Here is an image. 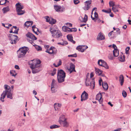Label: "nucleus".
Segmentation results:
<instances>
[{
  "mask_svg": "<svg viewBox=\"0 0 131 131\" xmlns=\"http://www.w3.org/2000/svg\"><path fill=\"white\" fill-rule=\"evenodd\" d=\"M109 4L110 7L111 6L113 7L115 5L114 3L112 1L110 2L109 3Z\"/></svg>",
  "mask_w": 131,
  "mask_h": 131,
  "instance_id": "47",
  "label": "nucleus"
},
{
  "mask_svg": "<svg viewBox=\"0 0 131 131\" xmlns=\"http://www.w3.org/2000/svg\"><path fill=\"white\" fill-rule=\"evenodd\" d=\"M102 85L103 89L107 90L108 88V86L107 84L106 83H102Z\"/></svg>",
  "mask_w": 131,
  "mask_h": 131,
  "instance_id": "29",
  "label": "nucleus"
},
{
  "mask_svg": "<svg viewBox=\"0 0 131 131\" xmlns=\"http://www.w3.org/2000/svg\"><path fill=\"white\" fill-rule=\"evenodd\" d=\"M50 30L53 37L58 38L62 36V34L61 32L59 30L54 29L53 26L50 27Z\"/></svg>",
  "mask_w": 131,
  "mask_h": 131,
  "instance_id": "3",
  "label": "nucleus"
},
{
  "mask_svg": "<svg viewBox=\"0 0 131 131\" xmlns=\"http://www.w3.org/2000/svg\"><path fill=\"white\" fill-rule=\"evenodd\" d=\"M36 26L35 25H34L32 26V29L33 31L36 34H37V32L35 31V29H37V30H38V29L37 28L35 27Z\"/></svg>",
  "mask_w": 131,
  "mask_h": 131,
  "instance_id": "42",
  "label": "nucleus"
},
{
  "mask_svg": "<svg viewBox=\"0 0 131 131\" xmlns=\"http://www.w3.org/2000/svg\"><path fill=\"white\" fill-rule=\"evenodd\" d=\"M56 70L55 69H54L53 72L51 73L52 76H53L56 73Z\"/></svg>",
  "mask_w": 131,
  "mask_h": 131,
  "instance_id": "53",
  "label": "nucleus"
},
{
  "mask_svg": "<svg viewBox=\"0 0 131 131\" xmlns=\"http://www.w3.org/2000/svg\"><path fill=\"white\" fill-rule=\"evenodd\" d=\"M61 106V104L56 103L54 104V107L56 110H58Z\"/></svg>",
  "mask_w": 131,
  "mask_h": 131,
  "instance_id": "21",
  "label": "nucleus"
},
{
  "mask_svg": "<svg viewBox=\"0 0 131 131\" xmlns=\"http://www.w3.org/2000/svg\"><path fill=\"white\" fill-rule=\"evenodd\" d=\"M60 127L59 126L57 125H51L50 127V128L51 129L55 128H58Z\"/></svg>",
  "mask_w": 131,
  "mask_h": 131,
  "instance_id": "38",
  "label": "nucleus"
},
{
  "mask_svg": "<svg viewBox=\"0 0 131 131\" xmlns=\"http://www.w3.org/2000/svg\"><path fill=\"white\" fill-rule=\"evenodd\" d=\"M95 73L96 74L99 75H100L102 72V71L99 69L95 68Z\"/></svg>",
  "mask_w": 131,
  "mask_h": 131,
  "instance_id": "22",
  "label": "nucleus"
},
{
  "mask_svg": "<svg viewBox=\"0 0 131 131\" xmlns=\"http://www.w3.org/2000/svg\"><path fill=\"white\" fill-rule=\"evenodd\" d=\"M94 76L93 73L92 72L90 74V79H86L85 82L86 85L87 86H90L91 88L92 89H94V88L95 81L94 79H92Z\"/></svg>",
  "mask_w": 131,
  "mask_h": 131,
  "instance_id": "5",
  "label": "nucleus"
},
{
  "mask_svg": "<svg viewBox=\"0 0 131 131\" xmlns=\"http://www.w3.org/2000/svg\"><path fill=\"white\" fill-rule=\"evenodd\" d=\"M96 19V21L97 20V21L98 23H100L102 22V23H103V21L101 20L100 19L98 18H97Z\"/></svg>",
  "mask_w": 131,
  "mask_h": 131,
  "instance_id": "54",
  "label": "nucleus"
},
{
  "mask_svg": "<svg viewBox=\"0 0 131 131\" xmlns=\"http://www.w3.org/2000/svg\"><path fill=\"white\" fill-rule=\"evenodd\" d=\"M54 7L56 11L58 12H62L63 11V8L60 6L54 5Z\"/></svg>",
  "mask_w": 131,
  "mask_h": 131,
  "instance_id": "14",
  "label": "nucleus"
},
{
  "mask_svg": "<svg viewBox=\"0 0 131 131\" xmlns=\"http://www.w3.org/2000/svg\"><path fill=\"white\" fill-rule=\"evenodd\" d=\"M32 63L30 64V68L32 69V72L33 73H37L38 72L41 70L40 68V64L41 61L39 60L34 59L31 60L30 63Z\"/></svg>",
  "mask_w": 131,
  "mask_h": 131,
  "instance_id": "1",
  "label": "nucleus"
},
{
  "mask_svg": "<svg viewBox=\"0 0 131 131\" xmlns=\"http://www.w3.org/2000/svg\"><path fill=\"white\" fill-rule=\"evenodd\" d=\"M104 62V61L102 60H99L98 61V64L100 66H102Z\"/></svg>",
  "mask_w": 131,
  "mask_h": 131,
  "instance_id": "33",
  "label": "nucleus"
},
{
  "mask_svg": "<svg viewBox=\"0 0 131 131\" xmlns=\"http://www.w3.org/2000/svg\"><path fill=\"white\" fill-rule=\"evenodd\" d=\"M68 57H77V54L76 53H75L69 55L68 56Z\"/></svg>",
  "mask_w": 131,
  "mask_h": 131,
  "instance_id": "41",
  "label": "nucleus"
},
{
  "mask_svg": "<svg viewBox=\"0 0 131 131\" xmlns=\"http://www.w3.org/2000/svg\"><path fill=\"white\" fill-rule=\"evenodd\" d=\"M51 87L57 88V82L54 79H53L52 80V82L51 84Z\"/></svg>",
  "mask_w": 131,
  "mask_h": 131,
  "instance_id": "23",
  "label": "nucleus"
},
{
  "mask_svg": "<svg viewBox=\"0 0 131 131\" xmlns=\"http://www.w3.org/2000/svg\"><path fill=\"white\" fill-rule=\"evenodd\" d=\"M4 87L5 90L4 91L2 94L1 97V100L2 102H4V100L3 99L5 97L6 95L7 98H9L10 99H13L12 93H11L10 87L6 84L4 85Z\"/></svg>",
  "mask_w": 131,
  "mask_h": 131,
  "instance_id": "2",
  "label": "nucleus"
},
{
  "mask_svg": "<svg viewBox=\"0 0 131 131\" xmlns=\"http://www.w3.org/2000/svg\"><path fill=\"white\" fill-rule=\"evenodd\" d=\"M32 21H27L25 23L24 25L25 26L29 27L32 25Z\"/></svg>",
  "mask_w": 131,
  "mask_h": 131,
  "instance_id": "26",
  "label": "nucleus"
},
{
  "mask_svg": "<svg viewBox=\"0 0 131 131\" xmlns=\"http://www.w3.org/2000/svg\"><path fill=\"white\" fill-rule=\"evenodd\" d=\"M33 46H35L36 49L38 50H42V48L41 47L38 45H35V44L34 43H33V45H32Z\"/></svg>",
  "mask_w": 131,
  "mask_h": 131,
  "instance_id": "30",
  "label": "nucleus"
},
{
  "mask_svg": "<svg viewBox=\"0 0 131 131\" xmlns=\"http://www.w3.org/2000/svg\"><path fill=\"white\" fill-rule=\"evenodd\" d=\"M45 18L46 19V22H49V23L50 19L49 17L48 16H46L45 17Z\"/></svg>",
  "mask_w": 131,
  "mask_h": 131,
  "instance_id": "48",
  "label": "nucleus"
},
{
  "mask_svg": "<svg viewBox=\"0 0 131 131\" xmlns=\"http://www.w3.org/2000/svg\"><path fill=\"white\" fill-rule=\"evenodd\" d=\"M124 81V78L123 75H121L119 77V81L121 86L123 84Z\"/></svg>",
  "mask_w": 131,
  "mask_h": 131,
  "instance_id": "18",
  "label": "nucleus"
},
{
  "mask_svg": "<svg viewBox=\"0 0 131 131\" xmlns=\"http://www.w3.org/2000/svg\"><path fill=\"white\" fill-rule=\"evenodd\" d=\"M60 124L62 125L63 127H67L69 126V123L66 121V120L62 122L61 124Z\"/></svg>",
  "mask_w": 131,
  "mask_h": 131,
  "instance_id": "20",
  "label": "nucleus"
},
{
  "mask_svg": "<svg viewBox=\"0 0 131 131\" xmlns=\"http://www.w3.org/2000/svg\"><path fill=\"white\" fill-rule=\"evenodd\" d=\"M113 54L114 57H117L119 55V51L117 49L114 50H113Z\"/></svg>",
  "mask_w": 131,
  "mask_h": 131,
  "instance_id": "27",
  "label": "nucleus"
},
{
  "mask_svg": "<svg viewBox=\"0 0 131 131\" xmlns=\"http://www.w3.org/2000/svg\"><path fill=\"white\" fill-rule=\"evenodd\" d=\"M67 120V118L65 117L64 115H61L60 116L59 119V123L60 124H61L62 122Z\"/></svg>",
  "mask_w": 131,
  "mask_h": 131,
  "instance_id": "17",
  "label": "nucleus"
},
{
  "mask_svg": "<svg viewBox=\"0 0 131 131\" xmlns=\"http://www.w3.org/2000/svg\"><path fill=\"white\" fill-rule=\"evenodd\" d=\"M96 99L99 101L100 104H102L103 101V99L102 98V95L101 93H98L96 96Z\"/></svg>",
  "mask_w": 131,
  "mask_h": 131,
  "instance_id": "13",
  "label": "nucleus"
},
{
  "mask_svg": "<svg viewBox=\"0 0 131 131\" xmlns=\"http://www.w3.org/2000/svg\"><path fill=\"white\" fill-rule=\"evenodd\" d=\"M10 73L13 76L15 77L17 73L15 71L12 70L10 71Z\"/></svg>",
  "mask_w": 131,
  "mask_h": 131,
  "instance_id": "31",
  "label": "nucleus"
},
{
  "mask_svg": "<svg viewBox=\"0 0 131 131\" xmlns=\"http://www.w3.org/2000/svg\"><path fill=\"white\" fill-rule=\"evenodd\" d=\"M94 17L95 18L93 17L91 15V17L92 19L94 20V21L95 22L96 21V19L97 18H98V15L97 13L96 12H95L94 13Z\"/></svg>",
  "mask_w": 131,
  "mask_h": 131,
  "instance_id": "24",
  "label": "nucleus"
},
{
  "mask_svg": "<svg viewBox=\"0 0 131 131\" xmlns=\"http://www.w3.org/2000/svg\"><path fill=\"white\" fill-rule=\"evenodd\" d=\"M46 52L50 54H55L57 52L56 49L53 47H51L49 49H47Z\"/></svg>",
  "mask_w": 131,
  "mask_h": 131,
  "instance_id": "11",
  "label": "nucleus"
},
{
  "mask_svg": "<svg viewBox=\"0 0 131 131\" xmlns=\"http://www.w3.org/2000/svg\"><path fill=\"white\" fill-rule=\"evenodd\" d=\"M33 93L35 94V95H36L37 94V92H36L35 91V90H34L33 91Z\"/></svg>",
  "mask_w": 131,
  "mask_h": 131,
  "instance_id": "64",
  "label": "nucleus"
},
{
  "mask_svg": "<svg viewBox=\"0 0 131 131\" xmlns=\"http://www.w3.org/2000/svg\"><path fill=\"white\" fill-rule=\"evenodd\" d=\"M67 37L69 40L71 41L73 39V38L71 35H68L67 36Z\"/></svg>",
  "mask_w": 131,
  "mask_h": 131,
  "instance_id": "37",
  "label": "nucleus"
},
{
  "mask_svg": "<svg viewBox=\"0 0 131 131\" xmlns=\"http://www.w3.org/2000/svg\"><path fill=\"white\" fill-rule=\"evenodd\" d=\"M10 9L8 6L4 7L2 9V11L3 14H5L9 11Z\"/></svg>",
  "mask_w": 131,
  "mask_h": 131,
  "instance_id": "19",
  "label": "nucleus"
},
{
  "mask_svg": "<svg viewBox=\"0 0 131 131\" xmlns=\"http://www.w3.org/2000/svg\"><path fill=\"white\" fill-rule=\"evenodd\" d=\"M71 29V32L74 31H77V29L75 28H72Z\"/></svg>",
  "mask_w": 131,
  "mask_h": 131,
  "instance_id": "59",
  "label": "nucleus"
},
{
  "mask_svg": "<svg viewBox=\"0 0 131 131\" xmlns=\"http://www.w3.org/2000/svg\"><path fill=\"white\" fill-rule=\"evenodd\" d=\"M15 69L18 70L20 69V68L19 66L17 65H15Z\"/></svg>",
  "mask_w": 131,
  "mask_h": 131,
  "instance_id": "60",
  "label": "nucleus"
},
{
  "mask_svg": "<svg viewBox=\"0 0 131 131\" xmlns=\"http://www.w3.org/2000/svg\"><path fill=\"white\" fill-rule=\"evenodd\" d=\"M112 9L113 12L115 13L118 11V9L116 7H112Z\"/></svg>",
  "mask_w": 131,
  "mask_h": 131,
  "instance_id": "45",
  "label": "nucleus"
},
{
  "mask_svg": "<svg viewBox=\"0 0 131 131\" xmlns=\"http://www.w3.org/2000/svg\"><path fill=\"white\" fill-rule=\"evenodd\" d=\"M102 11L107 13H110L111 12V9H109L108 10L103 9L102 10Z\"/></svg>",
  "mask_w": 131,
  "mask_h": 131,
  "instance_id": "44",
  "label": "nucleus"
},
{
  "mask_svg": "<svg viewBox=\"0 0 131 131\" xmlns=\"http://www.w3.org/2000/svg\"><path fill=\"white\" fill-rule=\"evenodd\" d=\"M65 77V73L63 70H58L57 79L59 82L61 83L64 81Z\"/></svg>",
  "mask_w": 131,
  "mask_h": 131,
  "instance_id": "6",
  "label": "nucleus"
},
{
  "mask_svg": "<svg viewBox=\"0 0 131 131\" xmlns=\"http://www.w3.org/2000/svg\"><path fill=\"white\" fill-rule=\"evenodd\" d=\"M57 88L51 87V92L52 93H55L57 91L56 89Z\"/></svg>",
  "mask_w": 131,
  "mask_h": 131,
  "instance_id": "39",
  "label": "nucleus"
},
{
  "mask_svg": "<svg viewBox=\"0 0 131 131\" xmlns=\"http://www.w3.org/2000/svg\"><path fill=\"white\" fill-rule=\"evenodd\" d=\"M88 20V16L86 14H85V16L82 21L83 22L86 23Z\"/></svg>",
  "mask_w": 131,
  "mask_h": 131,
  "instance_id": "34",
  "label": "nucleus"
},
{
  "mask_svg": "<svg viewBox=\"0 0 131 131\" xmlns=\"http://www.w3.org/2000/svg\"><path fill=\"white\" fill-rule=\"evenodd\" d=\"M67 25L71 27L72 26V24L70 23H67Z\"/></svg>",
  "mask_w": 131,
  "mask_h": 131,
  "instance_id": "63",
  "label": "nucleus"
},
{
  "mask_svg": "<svg viewBox=\"0 0 131 131\" xmlns=\"http://www.w3.org/2000/svg\"><path fill=\"white\" fill-rule=\"evenodd\" d=\"M83 46H79L77 47L76 48L77 50H78L79 51H81V52H83L85 51V49H82Z\"/></svg>",
  "mask_w": 131,
  "mask_h": 131,
  "instance_id": "25",
  "label": "nucleus"
},
{
  "mask_svg": "<svg viewBox=\"0 0 131 131\" xmlns=\"http://www.w3.org/2000/svg\"><path fill=\"white\" fill-rule=\"evenodd\" d=\"M122 95L124 97H126L127 96V93L125 91H123L122 92Z\"/></svg>",
  "mask_w": 131,
  "mask_h": 131,
  "instance_id": "46",
  "label": "nucleus"
},
{
  "mask_svg": "<svg viewBox=\"0 0 131 131\" xmlns=\"http://www.w3.org/2000/svg\"><path fill=\"white\" fill-rule=\"evenodd\" d=\"M68 42L66 41H64L62 42H61V45L63 46H64L68 44Z\"/></svg>",
  "mask_w": 131,
  "mask_h": 131,
  "instance_id": "52",
  "label": "nucleus"
},
{
  "mask_svg": "<svg viewBox=\"0 0 131 131\" xmlns=\"http://www.w3.org/2000/svg\"><path fill=\"white\" fill-rule=\"evenodd\" d=\"M82 46H83L82 49H85V50L88 48V47L86 46L82 45Z\"/></svg>",
  "mask_w": 131,
  "mask_h": 131,
  "instance_id": "56",
  "label": "nucleus"
},
{
  "mask_svg": "<svg viewBox=\"0 0 131 131\" xmlns=\"http://www.w3.org/2000/svg\"><path fill=\"white\" fill-rule=\"evenodd\" d=\"M81 101H82L87 100L88 98V94L85 91H84L81 95Z\"/></svg>",
  "mask_w": 131,
  "mask_h": 131,
  "instance_id": "12",
  "label": "nucleus"
},
{
  "mask_svg": "<svg viewBox=\"0 0 131 131\" xmlns=\"http://www.w3.org/2000/svg\"><path fill=\"white\" fill-rule=\"evenodd\" d=\"M3 1H0V5H3L4 4H5L6 3H7V2H8L9 1H7V0H5V2L4 3H1V2H2Z\"/></svg>",
  "mask_w": 131,
  "mask_h": 131,
  "instance_id": "51",
  "label": "nucleus"
},
{
  "mask_svg": "<svg viewBox=\"0 0 131 131\" xmlns=\"http://www.w3.org/2000/svg\"><path fill=\"white\" fill-rule=\"evenodd\" d=\"M62 63L61 61L60 60L59 62L58 63V64L57 65H56L55 63L53 64V65L55 67H57L61 65Z\"/></svg>",
  "mask_w": 131,
  "mask_h": 131,
  "instance_id": "40",
  "label": "nucleus"
},
{
  "mask_svg": "<svg viewBox=\"0 0 131 131\" xmlns=\"http://www.w3.org/2000/svg\"><path fill=\"white\" fill-rule=\"evenodd\" d=\"M18 29H17L16 30L13 32V33H15L16 34H18Z\"/></svg>",
  "mask_w": 131,
  "mask_h": 131,
  "instance_id": "61",
  "label": "nucleus"
},
{
  "mask_svg": "<svg viewBox=\"0 0 131 131\" xmlns=\"http://www.w3.org/2000/svg\"><path fill=\"white\" fill-rule=\"evenodd\" d=\"M12 26V25L8 23L5 24V27L7 28L8 29L9 28V27Z\"/></svg>",
  "mask_w": 131,
  "mask_h": 131,
  "instance_id": "49",
  "label": "nucleus"
},
{
  "mask_svg": "<svg viewBox=\"0 0 131 131\" xmlns=\"http://www.w3.org/2000/svg\"><path fill=\"white\" fill-rule=\"evenodd\" d=\"M91 4V2L89 1H88L85 2V5L83 7V9L85 10H88L90 8V5Z\"/></svg>",
  "mask_w": 131,
  "mask_h": 131,
  "instance_id": "15",
  "label": "nucleus"
},
{
  "mask_svg": "<svg viewBox=\"0 0 131 131\" xmlns=\"http://www.w3.org/2000/svg\"><path fill=\"white\" fill-rule=\"evenodd\" d=\"M116 32L119 34H120V29L119 28H117L116 29Z\"/></svg>",
  "mask_w": 131,
  "mask_h": 131,
  "instance_id": "57",
  "label": "nucleus"
},
{
  "mask_svg": "<svg viewBox=\"0 0 131 131\" xmlns=\"http://www.w3.org/2000/svg\"><path fill=\"white\" fill-rule=\"evenodd\" d=\"M74 3L75 4H78L79 2L78 0H74L73 1Z\"/></svg>",
  "mask_w": 131,
  "mask_h": 131,
  "instance_id": "55",
  "label": "nucleus"
},
{
  "mask_svg": "<svg viewBox=\"0 0 131 131\" xmlns=\"http://www.w3.org/2000/svg\"><path fill=\"white\" fill-rule=\"evenodd\" d=\"M28 41L32 45H33L35 40L37 38L35 36L30 32H28L26 35Z\"/></svg>",
  "mask_w": 131,
  "mask_h": 131,
  "instance_id": "8",
  "label": "nucleus"
},
{
  "mask_svg": "<svg viewBox=\"0 0 131 131\" xmlns=\"http://www.w3.org/2000/svg\"><path fill=\"white\" fill-rule=\"evenodd\" d=\"M102 64H103L101 66L104 67L107 69H108L109 67L107 65L105 61H104V62Z\"/></svg>",
  "mask_w": 131,
  "mask_h": 131,
  "instance_id": "36",
  "label": "nucleus"
},
{
  "mask_svg": "<svg viewBox=\"0 0 131 131\" xmlns=\"http://www.w3.org/2000/svg\"><path fill=\"white\" fill-rule=\"evenodd\" d=\"M109 59L111 60H112L113 59V57L111 54H109L108 56Z\"/></svg>",
  "mask_w": 131,
  "mask_h": 131,
  "instance_id": "50",
  "label": "nucleus"
},
{
  "mask_svg": "<svg viewBox=\"0 0 131 131\" xmlns=\"http://www.w3.org/2000/svg\"><path fill=\"white\" fill-rule=\"evenodd\" d=\"M8 36L10 40V43L12 44H16L18 38V36L16 35H14L11 34H9Z\"/></svg>",
  "mask_w": 131,
  "mask_h": 131,
  "instance_id": "9",
  "label": "nucleus"
},
{
  "mask_svg": "<svg viewBox=\"0 0 131 131\" xmlns=\"http://www.w3.org/2000/svg\"><path fill=\"white\" fill-rule=\"evenodd\" d=\"M105 37L103 34L101 32L99 33L97 37V39L98 40H101L105 39Z\"/></svg>",
  "mask_w": 131,
  "mask_h": 131,
  "instance_id": "16",
  "label": "nucleus"
},
{
  "mask_svg": "<svg viewBox=\"0 0 131 131\" xmlns=\"http://www.w3.org/2000/svg\"><path fill=\"white\" fill-rule=\"evenodd\" d=\"M62 29L64 31H71V29L69 27L67 26H63L62 27Z\"/></svg>",
  "mask_w": 131,
  "mask_h": 131,
  "instance_id": "28",
  "label": "nucleus"
},
{
  "mask_svg": "<svg viewBox=\"0 0 131 131\" xmlns=\"http://www.w3.org/2000/svg\"><path fill=\"white\" fill-rule=\"evenodd\" d=\"M102 64H103L101 66L104 67L107 69H108L109 67L107 65L105 61H104V62Z\"/></svg>",
  "mask_w": 131,
  "mask_h": 131,
  "instance_id": "35",
  "label": "nucleus"
},
{
  "mask_svg": "<svg viewBox=\"0 0 131 131\" xmlns=\"http://www.w3.org/2000/svg\"><path fill=\"white\" fill-rule=\"evenodd\" d=\"M56 22V20L55 19L52 18L50 19L49 23L51 24H54Z\"/></svg>",
  "mask_w": 131,
  "mask_h": 131,
  "instance_id": "32",
  "label": "nucleus"
},
{
  "mask_svg": "<svg viewBox=\"0 0 131 131\" xmlns=\"http://www.w3.org/2000/svg\"><path fill=\"white\" fill-rule=\"evenodd\" d=\"M112 47L113 48H114V50L117 49V47H116V45H115L114 44H113L112 45Z\"/></svg>",
  "mask_w": 131,
  "mask_h": 131,
  "instance_id": "58",
  "label": "nucleus"
},
{
  "mask_svg": "<svg viewBox=\"0 0 131 131\" xmlns=\"http://www.w3.org/2000/svg\"><path fill=\"white\" fill-rule=\"evenodd\" d=\"M70 67H67V69L70 72V73H71L73 72H76L75 70V66L73 63H71L70 64Z\"/></svg>",
  "mask_w": 131,
  "mask_h": 131,
  "instance_id": "10",
  "label": "nucleus"
},
{
  "mask_svg": "<svg viewBox=\"0 0 131 131\" xmlns=\"http://www.w3.org/2000/svg\"><path fill=\"white\" fill-rule=\"evenodd\" d=\"M123 56L122 57V56L118 58L119 60L121 62H123L124 61L125 59L123 57Z\"/></svg>",
  "mask_w": 131,
  "mask_h": 131,
  "instance_id": "43",
  "label": "nucleus"
},
{
  "mask_svg": "<svg viewBox=\"0 0 131 131\" xmlns=\"http://www.w3.org/2000/svg\"><path fill=\"white\" fill-rule=\"evenodd\" d=\"M16 9L17 14L21 15L24 14L25 12L24 10L22 9L24 8L23 6L21 5L20 3H18L16 4Z\"/></svg>",
  "mask_w": 131,
  "mask_h": 131,
  "instance_id": "7",
  "label": "nucleus"
},
{
  "mask_svg": "<svg viewBox=\"0 0 131 131\" xmlns=\"http://www.w3.org/2000/svg\"><path fill=\"white\" fill-rule=\"evenodd\" d=\"M28 50V48L25 47L20 48L17 51L18 58H20L23 57Z\"/></svg>",
  "mask_w": 131,
  "mask_h": 131,
  "instance_id": "4",
  "label": "nucleus"
},
{
  "mask_svg": "<svg viewBox=\"0 0 131 131\" xmlns=\"http://www.w3.org/2000/svg\"><path fill=\"white\" fill-rule=\"evenodd\" d=\"M49 45H45L44 46L45 48L46 49L49 48Z\"/></svg>",
  "mask_w": 131,
  "mask_h": 131,
  "instance_id": "62",
  "label": "nucleus"
}]
</instances>
